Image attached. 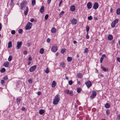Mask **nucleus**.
I'll return each instance as SVG.
<instances>
[{"mask_svg": "<svg viewBox=\"0 0 120 120\" xmlns=\"http://www.w3.org/2000/svg\"><path fill=\"white\" fill-rule=\"evenodd\" d=\"M5 69L4 68H2L0 70V72L2 73L5 72Z\"/></svg>", "mask_w": 120, "mask_h": 120, "instance_id": "nucleus-28", "label": "nucleus"}, {"mask_svg": "<svg viewBox=\"0 0 120 120\" xmlns=\"http://www.w3.org/2000/svg\"><path fill=\"white\" fill-rule=\"evenodd\" d=\"M1 83L2 85H3L5 83V82L3 80H2L1 81Z\"/></svg>", "mask_w": 120, "mask_h": 120, "instance_id": "nucleus-50", "label": "nucleus"}, {"mask_svg": "<svg viewBox=\"0 0 120 120\" xmlns=\"http://www.w3.org/2000/svg\"><path fill=\"white\" fill-rule=\"evenodd\" d=\"M32 26V23L29 22L26 25L25 28L26 30H28L30 29Z\"/></svg>", "mask_w": 120, "mask_h": 120, "instance_id": "nucleus-3", "label": "nucleus"}, {"mask_svg": "<svg viewBox=\"0 0 120 120\" xmlns=\"http://www.w3.org/2000/svg\"><path fill=\"white\" fill-rule=\"evenodd\" d=\"M67 60L68 62H71L72 60V58L71 57L68 56L67 58Z\"/></svg>", "mask_w": 120, "mask_h": 120, "instance_id": "nucleus-20", "label": "nucleus"}, {"mask_svg": "<svg viewBox=\"0 0 120 120\" xmlns=\"http://www.w3.org/2000/svg\"><path fill=\"white\" fill-rule=\"evenodd\" d=\"M51 49L52 51L55 52L57 50V48L56 47L53 46L52 48Z\"/></svg>", "mask_w": 120, "mask_h": 120, "instance_id": "nucleus-9", "label": "nucleus"}, {"mask_svg": "<svg viewBox=\"0 0 120 120\" xmlns=\"http://www.w3.org/2000/svg\"><path fill=\"white\" fill-rule=\"evenodd\" d=\"M60 66L63 68H64L65 66L64 64L63 63H61L60 64Z\"/></svg>", "mask_w": 120, "mask_h": 120, "instance_id": "nucleus-32", "label": "nucleus"}, {"mask_svg": "<svg viewBox=\"0 0 120 120\" xmlns=\"http://www.w3.org/2000/svg\"><path fill=\"white\" fill-rule=\"evenodd\" d=\"M10 5L11 7L12 8L13 6V3H10Z\"/></svg>", "mask_w": 120, "mask_h": 120, "instance_id": "nucleus-54", "label": "nucleus"}, {"mask_svg": "<svg viewBox=\"0 0 120 120\" xmlns=\"http://www.w3.org/2000/svg\"><path fill=\"white\" fill-rule=\"evenodd\" d=\"M4 79L5 80L7 79H8V77L7 76H5L4 77Z\"/></svg>", "mask_w": 120, "mask_h": 120, "instance_id": "nucleus-57", "label": "nucleus"}, {"mask_svg": "<svg viewBox=\"0 0 120 120\" xmlns=\"http://www.w3.org/2000/svg\"><path fill=\"white\" fill-rule=\"evenodd\" d=\"M59 54V53L58 52H57L56 54V56H57Z\"/></svg>", "mask_w": 120, "mask_h": 120, "instance_id": "nucleus-64", "label": "nucleus"}, {"mask_svg": "<svg viewBox=\"0 0 120 120\" xmlns=\"http://www.w3.org/2000/svg\"><path fill=\"white\" fill-rule=\"evenodd\" d=\"M118 119L120 120V114H119L118 115Z\"/></svg>", "mask_w": 120, "mask_h": 120, "instance_id": "nucleus-63", "label": "nucleus"}, {"mask_svg": "<svg viewBox=\"0 0 120 120\" xmlns=\"http://www.w3.org/2000/svg\"><path fill=\"white\" fill-rule=\"evenodd\" d=\"M64 92L65 93L68 94L69 92V90H64Z\"/></svg>", "mask_w": 120, "mask_h": 120, "instance_id": "nucleus-30", "label": "nucleus"}, {"mask_svg": "<svg viewBox=\"0 0 120 120\" xmlns=\"http://www.w3.org/2000/svg\"><path fill=\"white\" fill-rule=\"evenodd\" d=\"M44 49L43 48H41L39 52L41 54H43L44 52Z\"/></svg>", "mask_w": 120, "mask_h": 120, "instance_id": "nucleus-23", "label": "nucleus"}, {"mask_svg": "<svg viewBox=\"0 0 120 120\" xmlns=\"http://www.w3.org/2000/svg\"><path fill=\"white\" fill-rule=\"evenodd\" d=\"M21 99L20 98H18L16 99V101L17 102H20V101Z\"/></svg>", "mask_w": 120, "mask_h": 120, "instance_id": "nucleus-46", "label": "nucleus"}, {"mask_svg": "<svg viewBox=\"0 0 120 120\" xmlns=\"http://www.w3.org/2000/svg\"><path fill=\"white\" fill-rule=\"evenodd\" d=\"M2 28V25L1 23H0V31L1 30V29Z\"/></svg>", "mask_w": 120, "mask_h": 120, "instance_id": "nucleus-60", "label": "nucleus"}, {"mask_svg": "<svg viewBox=\"0 0 120 120\" xmlns=\"http://www.w3.org/2000/svg\"><path fill=\"white\" fill-rule=\"evenodd\" d=\"M38 95H40L41 94V92L40 91H39L38 92Z\"/></svg>", "mask_w": 120, "mask_h": 120, "instance_id": "nucleus-56", "label": "nucleus"}, {"mask_svg": "<svg viewBox=\"0 0 120 120\" xmlns=\"http://www.w3.org/2000/svg\"><path fill=\"white\" fill-rule=\"evenodd\" d=\"M106 113L107 115H109L110 113V111L109 110H106Z\"/></svg>", "mask_w": 120, "mask_h": 120, "instance_id": "nucleus-35", "label": "nucleus"}, {"mask_svg": "<svg viewBox=\"0 0 120 120\" xmlns=\"http://www.w3.org/2000/svg\"><path fill=\"white\" fill-rule=\"evenodd\" d=\"M85 84L86 85L87 88H89L91 86V83L90 81H89L85 83Z\"/></svg>", "mask_w": 120, "mask_h": 120, "instance_id": "nucleus-5", "label": "nucleus"}, {"mask_svg": "<svg viewBox=\"0 0 120 120\" xmlns=\"http://www.w3.org/2000/svg\"><path fill=\"white\" fill-rule=\"evenodd\" d=\"M96 92L95 91H93L92 93V95L90 96L92 98H94V97L96 96Z\"/></svg>", "mask_w": 120, "mask_h": 120, "instance_id": "nucleus-10", "label": "nucleus"}, {"mask_svg": "<svg viewBox=\"0 0 120 120\" xmlns=\"http://www.w3.org/2000/svg\"><path fill=\"white\" fill-rule=\"evenodd\" d=\"M66 49H62L61 51V52L62 53H63L66 52Z\"/></svg>", "mask_w": 120, "mask_h": 120, "instance_id": "nucleus-29", "label": "nucleus"}, {"mask_svg": "<svg viewBox=\"0 0 120 120\" xmlns=\"http://www.w3.org/2000/svg\"><path fill=\"white\" fill-rule=\"evenodd\" d=\"M116 13L118 15L120 14V8H118L117 9L116 11Z\"/></svg>", "mask_w": 120, "mask_h": 120, "instance_id": "nucleus-27", "label": "nucleus"}, {"mask_svg": "<svg viewBox=\"0 0 120 120\" xmlns=\"http://www.w3.org/2000/svg\"><path fill=\"white\" fill-rule=\"evenodd\" d=\"M34 21V19L32 18L30 19V21L31 22H33Z\"/></svg>", "mask_w": 120, "mask_h": 120, "instance_id": "nucleus-59", "label": "nucleus"}, {"mask_svg": "<svg viewBox=\"0 0 120 120\" xmlns=\"http://www.w3.org/2000/svg\"><path fill=\"white\" fill-rule=\"evenodd\" d=\"M51 1V0H48V4H49Z\"/></svg>", "mask_w": 120, "mask_h": 120, "instance_id": "nucleus-62", "label": "nucleus"}, {"mask_svg": "<svg viewBox=\"0 0 120 120\" xmlns=\"http://www.w3.org/2000/svg\"><path fill=\"white\" fill-rule=\"evenodd\" d=\"M69 94L70 96L72 95L73 94V93L72 91H70V93H69Z\"/></svg>", "mask_w": 120, "mask_h": 120, "instance_id": "nucleus-49", "label": "nucleus"}, {"mask_svg": "<svg viewBox=\"0 0 120 120\" xmlns=\"http://www.w3.org/2000/svg\"><path fill=\"white\" fill-rule=\"evenodd\" d=\"M45 72L47 73H48L49 72V70L48 68L46 69L45 71Z\"/></svg>", "mask_w": 120, "mask_h": 120, "instance_id": "nucleus-40", "label": "nucleus"}, {"mask_svg": "<svg viewBox=\"0 0 120 120\" xmlns=\"http://www.w3.org/2000/svg\"><path fill=\"white\" fill-rule=\"evenodd\" d=\"M28 81L29 83H32V81L31 79H29L28 80Z\"/></svg>", "mask_w": 120, "mask_h": 120, "instance_id": "nucleus-55", "label": "nucleus"}, {"mask_svg": "<svg viewBox=\"0 0 120 120\" xmlns=\"http://www.w3.org/2000/svg\"><path fill=\"white\" fill-rule=\"evenodd\" d=\"M22 111H24L25 110V108L24 107H23L22 108Z\"/></svg>", "mask_w": 120, "mask_h": 120, "instance_id": "nucleus-61", "label": "nucleus"}, {"mask_svg": "<svg viewBox=\"0 0 120 120\" xmlns=\"http://www.w3.org/2000/svg\"><path fill=\"white\" fill-rule=\"evenodd\" d=\"M36 67V65H34L31 67L29 69L30 71L31 72H32L35 70Z\"/></svg>", "mask_w": 120, "mask_h": 120, "instance_id": "nucleus-4", "label": "nucleus"}, {"mask_svg": "<svg viewBox=\"0 0 120 120\" xmlns=\"http://www.w3.org/2000/svg\"><path fill=\"white\" fill-rule=\"evenodd\" d=\"M45 111L43 109H41L39 111V113L41 115H42L44 113Z\"/></svg>", "mask_w": 120, "mask_h": 120, "instance_id": "nucleus-18", "label": "nucleus"}, {"mask_svg": "<svg viewBox=\"0 0 120 120\" xmlns=\"http://www.w3.org/2000/svg\"><path fill=\"white\" fill-rule=\"evenodd\" d=\"M71 23L73 25L76 24L77 23V20L76 19H73L71 20Z\"/></svg>", "mask_w": 120, "mask_h": 120, "instance_id": "nucleus-7", "label": "nucleus"}, {"mask_svg": "<svg viewBox=\"0 0 120 120\" xmlns=\"http://www.w3.org/2000/svg\"><path fill=\"white\" fill-rule=\"evenodd\" d=\"M105 108H109L110 107V105L108 103H106L105 104Z\"/></svg>", "mask_w": 120, "mask_h": 120, "instance_id": "nucleus-25", "label": "nucleus"}, {"mask_svg": "<svg viewBox=\"0 0 120 120\" xmlns=\"http://www.w3.org/2000/svg\"><path fill=\"white\" fill-rule=\"evenodd\" d=\"M12 56H10L8 59V60L9 61H10L12 60Z\"/></svg>", "mask_w": 120, "mask_h": 120, "instance_id": "nucleus-26", "label": "nucleus"}, {"mask_svg": "<svg viewBox=\"0 0 120 120\" xmlns=\"http://www.w3.org/2000/svg\"><path fill=\"white\" fill-rule=\"evenodd\" d=\"M28 60L29 61H31L32 60V59L31 57V56H29L28 58Z\"/></svg>", "mask_w": 120, "mask_h": 120, "instance_id": "nucleus-52", "label": "nucleus"}, {"mask_svg": "<svg viewBox=\"0 0 120 120\" xmlns=\"http://www.w3.org/2000/svg\"><path fill=\"white\" fill-rule=\"evenodd\" d=\"M26 8V10L24 11V14L25 15H27L28 12V8L27 7Z\"/></svg>", "mask_w": 120, "mask_h": 120, "instance_id": "nucleus-12", "label": "nucleus"}, {"mask_svg": "<svg viewBox=\"0 0 120 120\" xmlns=\"http://www.w3.org/2000/svg\"><path fill=\"white\" fill-rule=\"evenodd\" d=\"M88 49L87 48H85V50H84V53H86V52H87V51H88Z\"/></svg>", "mask_w": 120, "mask_h": 120, "instance_id": "nucleus-42", "label": "nucleus"}, {"mask_svg": "<svg viewBox=\"0 0 120 120\" xmlns=\"http://www.w3.org/2000/svg\"><path fill=\"white\" fill-rule=\"evenodd\" d=\"M27 52L26 51H25L23 52L24 54L25 55L27 53Z\"/></svg>", "mask_w": 120, "mask_h": 120, "instance_id": "nucleus-58", "label": "nucleus"}, {"mask_svg": "<svg viewBox=\"0 0 120 120\" xmlns=\"http://www.w3.org/2000/svg\"><path fill=\"white\" fill-rule=\"evenodd\" d=\"M104 58L103 57H101L100 59V62L101 63H102L103 61V60Z\"/></svg>", "mask_w": 120, "mask_h": 120, "instance_id": "nucleus-45", "label": "nucleus"}, {"mask_svg": "<svg viewBox=\"0 0 120 120\" xmlns=\"http://www.w3.org/2000/svg\"><path fill=\"white\" fill-rule=\"evenodd\" d=\"M77 76L79 78H81L82 77V75L81 73H79L77 74Z\"/></svg>", "mask_w": 120, "mask_h": 120, "instance_id": "nucleus-22", "label": "nucleus"}, {"mask_svg": "<svg viewBox=\"0 0 120 120\" xmlns=\"http://www.w3.org/2000/svg\"><path fill=\"white\" fill-rule=\"evenodd\" d=\"M9 63L8 61L4 63L3 65L5 67H8L9 65Z\"/></svg>", "mask_w": 120, "mask_h": 120, "instance_id": "nucleus-13", "label": "nucleus"}, {"mask_svg": "<svg viewBox=\"0 0 120 120\" xmlns=\"http://www.w3.org/2000/svg\"><path fill=\"white\" fill-rule=\"evenodd\" d=\"M36 1L35 0H32V5H34L35 4Z\"/></svg>", "mask_w": 120, "mask_h": 120, "instance_id": "nucleus-31", "label": "nucleus"}, {"mask_svg": "<svg viewBox=\"0 0 120 120\" xmlns=\"http://www.w3.org/2000/svg\"><path fill=\"white\" fill-rule=\"evenodd\" d=\"M88 18L89 20H91L92 19V17L91 16H88Z\"/></svg>", "mask_w": 120, "mask_h": 120, "instance_id": "nucleus-47", "label": "nucleus"}, {"mask_svg": "<svg viewBox=\"0 0 120 120\" xmlns=\"http://www.w3.org/2000/svg\"><path fill=\"white\" fill-rule=\"evenodd\" d=\"M99 6V4L97 3H95L93 5V8L95 9H96L98 8Z\"/></svg>", "mask_w": 120, "mask_h": 120, "instance_id": "nucleus-8", "label": "nucleus"}, {"mask_svg": "<svg viewBox=\"0 0 120 120\" xmlns=\"http://www.w3.org/2000/svg\"><path fill=\"white\" fill-rule=\"evenodd\" d=\"M12 46V43L11 41H9L8 43V47L9 48L11 47Z\"/></svg>", "mask_w": 120, "mask_h": 120, "instance_id": "nucleus-19", "label": "nucleus"}, {"mask_svg": "<svg viewBox=\"0 0 120 120\" xmlns=\"http://www.w3.org/2000/svg\"><path fill=\"white\" fill-rule=\"evenodd\" d=\"M108 38L109 40H111L113 38V36L112 35H109L108 36Z\"/></svg>", "mask_w": 120, "mask_h": 120, "instance_id": "nucleus-17", "label": "nucleus"}, {"mask_svg": "<svg viewBox=\"0 0 120 120\" xmlns=\"http://www.w3.org/2000/svg\"><path fill=\"white\" fill-rule=\"evenodd\" d=\"M56 29L55 28H53L51 30V32L52 33H55L56 32Z\"/></svg>", "mask_w": 120, "mask_h": 120, "instance_id": "nucleus-15", "label": "nucleus"}, {"mask_svg": "<svg viewBox=\"0 0 120 120\" xmlns=\"http://www.w3.org/2000/svg\"><path fill=\"white\" fill-rule=\"evenodd\" d=\"M27 4V2L25 1H22L20 4V9L21 10H23L24 8Z\"/></svg>", "mask_w": 120, "mask_h": 120, "instance_id": "nucleus-2", "label": "nucleus"}, {"mask_svg": "<svg viewBox=\"0 0 120 120\" xmlns=\"http://www.w3.org/2000/svg\"><path fill=\"white\" fill-rule=\"evenodd\" d=\"M50 39L49 38H48L47 40V42L48 43H49L50 41Z\"/></svg>", "mask_w": 120, "mask_h": 120, "instance_id": "nucleus-51", "label": "nucleus"}, {"mask_svg": "<svg viewBox=\"0 0 120 120\" xmlns=\"http://www.w3.org/2000/svg\"><path fill=\"white\" fill-rule=\"evenodd\" d=\"M56 83L55 81H53L52 84V87H54L56 86Z\"/></svg>", "mask_w": 120, "mask_h": 120, "instance_id": "nucleus-14", "label": "nucleus"}, {"mask_svg": "<svg viewBox=\"0 0 120 120\" xmlns=\"http://www.w3.org/2000/svg\"><path fill=\"white\" fill-rule=\"evenodd\" d=\"M89 27L88 26H87L86 27V30L88 33V31L89 30Z\"/></svg>", "mask_w": 120, "mask_h": 120, "instance_id": "nucleus-33", "label": "nucleus"}, {"mask_svg": "<svg viewBox=\"0 0 120 120\" xmlns=\"http://www.w3.org/2000/svg\"><path fill=\"white\" fill-rule=\"evenodd\" d=\"M68 83L70 85H71L73 83L72 81V80L69 81L68 82Z\"/></svg>", "mask_w": 120, "mask_h": 120, "instance_id": "nucleus-37", "label": "nucleus"}, {"mask_svg": "<svg viewBox=\"0 0 120 120\" xmlns=\"http://www.w3.org/2000/svg\"><path fill=\"white\" fill-rule=\"evenodd\" d=\"M48 17H49V15H48V14L46 15H45V20H47L48 19Z\"/></svg>", "mask_w": 120, "mask_h": 120, "instance_id": "nucleus-38", "label": "nucleus"}, {"mask_svg": "<svg viewBox=\"0 0 120 120\" xmlns=\"http://www.w3.org/2000/svg\"><path fill=\"white\" fill-rule=\"evenodd\" d=\"M117 61L119 62H120V58L117 57Z\"/></svg>", "mask_w": 120, "mask_h": 120, "instance_id": "nucleus-53", "label": "nucleus"}, {"mask_svg": "<svg viewBox=\"0 0 120 120\" xmlns=\"http://www.w3.org/2000/svg\"><path fill=\"white\" fill-rule=\"evenodd\" d=\"M44 7L43 6H42L40 10V12L41 13H42L44 11Z\"/></svg>", "mask_w": 120, "mask_h": 120, "instance_id": "nucleus-21", "label": "nucleus"}, {"mask_svg": "<svg viewBox=\"0 0 120 120\" xmlns=\"http://www.w3.org/2000/svg\"><path fill=\"white\" fill-rule=\"evenodd\" d=\"M64 13V11H62L59 14V16H60L61 17V15L62 14H63Z\"/></svg>", "mask_w": 120, "mask_h": 120, "instance_id": "nucleus-36", "label": "nucleus"}, {"mask_svg": "<svg viewBox=\"0 0 120 120\" xmlns=\"http://www.w3.org/2000/svg\"><path fill=\"white\" fill-rule=\"evenodd\" d=\"M22 44L21 42H17V45L16 46L17 49H19L21 46Z\"/></svg>", "mask_w": 120, "mask_h": 120, "instance_id": "nucleus-6", "label": "nucleus"}, {"mask_svg": "<svg viewBox=\"0 0 120 120\" xmlns=\"http://www.w3.org/2000/svg\"><path fill=\"white\" fill-rule=\"evenodd\" d=\"M101 68L102 70L104 71H106V69L104 67H101Z\"/></svg>", "mask_w": 120, "mask_h": 120, "instance_id": "nucleus-41", "label": "nucleus"}, {"mask_svg": "<svg viewBox=\"0 0 120 120\" xmlns=\"http://www.w3.org/2000/svg\"><path fill=\"white\" fill-rule=\"evenodd\" d=\"M22 32V30L20 29H19L18 31V32L19 34H21Z\"/></svg>", "mask_w": 120, "mask_h": 120, "instance_id": "nucleus-43", "label": "nucleus"}, {"mask_svg": "<svg viewBox=\"0 0 120 120\" xmlns=\"http://www.w3.org/2000/svg\"><path fill=\"white\" fill-rule=\"evenodd\" d=\"M77 92L79 93H80L81 90V89L79 88H77Z\"/></svg>", "mask_w": 120, "mask_h": 120, "instance_id": "nucleus-39", "label": "nucleus"}, {"mask_svg": "<svg viewBox=\"0 0 120 120\" xmlns=\"http://www.w3.org/2000/svg\"><path fill=\"white\" fill-rule=\"evenodd\" d=\"M75 9V7L74 6L72 5L71 7V10L72 11H74Z\"/></svg>", "mask_w": 120, "mask_h": 120, "instance_id": "nucleus-16", "label": "nucleus"}, {"mask_svg": "<svg viewBox=\"0 0 120 120\" xmlns=\"http://www.w3.org/2000/svg\"><path fill=\"white\" fill-rule=\"evenodd\" d=\"M119 21V20L118 19H115L113 22H115V23L116 24Z\"/></svg>", "mask_w": 120, "mask_h": 120, "instance_id": "nucleus-34", "label": "nucleus"}, {"mask_svg": "<svg viewBox=\"0 0 120 120\" xmlns=\"http://www.w3.org/2000/svg\"><path fill=\"white\" fill-rule=\"evenodd\" d=\"M60 96L59 94H57L56 96L53 99V103L54 105L57 104L60 100Z\"/></svg>", "mask_w": 120, "mask_h": 120, "instance_id": "nucleus-1", "label": "nucleus"}, {"mask_svg": "<svg viewBox=\"0 0 120 120\" xmlns=\"http://www.w3.org/2000/svg\"><path fill=\"white\" fill-rule=\"evenodd\" d=\"M87 6L88 9L91 8L92 6L91 3L90 2H88L87 4Z\"/></svg>", "mask_w": 120, "mask_h": 120, "instance_id": "nucleus-11", "label": "nucleus"}, {"mask_svg": "<svg viewBox=\"0 0 120 120\" xmlns=\"http://www.w3.org/2000/svg\"><path fill=\"white\" fill-rule=\"evenodd\" d=\"M116 25V24L115 23V22H114L113 21L111 23L112 27V28L114 27H115Z\"/></svg>", "mask_w": 120, "mask_h": 120, "instance_id": "nucleus-24", "label": "nucleus"}, {"mask_svg": "<svg viewBox=\"0 0 120 120\" xmlns=\"http://www.w3.org/2000/svg\"><path fill=\"white\" fill-rule=\"evenodd\" d=\"M86 38L87 39H88L89 38V36L88 35V33H87L86 34Z\"/></svg>", "mask_w": 120, "mask_h": 120, "instance_id": "nucleus-48", "label": "nucleus"}, {"mask_svg": "<svg viewBox=\"0 0 120 120\" xmlns=\"http://www.w3.org/2000/svg\"><path fill=\"white\" fill-rule=\"evenodd\" d=\"M11 33L12 34H14L15 33V31L14 30H12L11 31Z\"/></svg>", "mask_w": 120, "mask_h": 120, "instance_id": "nucleus-44", "label": "nucleus"}]
</instances>
